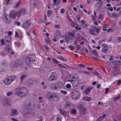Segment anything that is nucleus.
<instances>
[{"label":"nucleus","mask_w":121,"mask_h":121,"mask_svg":"<svg viewBox=\"0 0 121 121\" xmlns=\"http://www.w3.org/2000/svg\"><path fill=\"white\" fill-rule=\"evenodd\" d=\"M26 76V75H23L21 76L20 77L21 79V81H22L23 79L25 78Z\"/></svg>","instance_id":"nucleus-37"},{"label":"nucleus","mask_w":121,"mask_h":121,"mask_svg":"<svg viewBox=\"0 0 121 121\" xmlns=\"http://www.w3.org/2000/svg\"><path fill=\"white\" fill-rule=\"evenodd\" d=\"M4 105L5 106H9L11 105L10 102L8 101V99H6L3 102Z\"/></svg>","instance_id":"nucleus-20"},{"label":"nucleus","mask_w":121,"mask_h":121,"mask_svg":"<svg viewBox=\"0 0 121 121\" xmlns=\"http://www.w3.org/2000/svg\"><path fill=\"white\" fill-rule=\"evenodd\" d=\"M99 19L102 20L104 18L103 15L101 14H100L99 15Z\"/></svg>","instance_id":"nucleus-39"},{"label":"nucleus","mask_w":121,"mask_h":121,"mask_svg":"<svg viewBox=\"0 0 121 121\" xmlns=\"http://www.w3.org/2000/svg\"><path fill=\"white\" fill-rule=\"evenodd\" d=\"M56 36H60V32L59 31H56Z\"/></svg>","instance_id":"nucleus-46"},{"label":"nucleus","mask_w":121,"mask_h":121,"mask_svg":"<svg viewBox=\"0 0 121 121\" xmlns=\"http://www.w3.org/2000/svg\"><path fill=\"white\" fill-rule=\"evenodd\" d=\"M120 98V96L119 95L118 96L115 98L114 99V100L116 101L117 99H119Z\"/></svg>","instance_id":"nucleus-48"},{"label":"nucleus","mask_w":121,"mask_h":121,"mask_svg":"<svg viewBox=\"0 0 121 121\" xmlns=\"http://www.w3.org/2000/svg\"><path fill=\"white\" fill-rule=\"evenodd\" d=\"M80 17L79 16V15H78V16H77L76 17V18L77 19L79 22L80 21Z\"/></svg>","instance_id":"nucleus-51"},{"label":"nucleus","mask_w":121,"mask_h":121,"mask_svg":"<svg viewBox=\"0 0 121 121\" xmlns=\"http://www.w3.org/2000/svg\"><path fill=\"white\" fill-rule=\"evenodd\" d=\"M63 84V83L62 82H56V89L61 88Z\"/></svg>","instance_id":"nucleus-15"},{"label":"nucleus","mask_w":121,"mask_h":121,"mask_svg":"<svg viewBox=\"0 0 121 121\" xmlns=\"http://www.w3.org/2000/svg\"><path fill=\"white\" fill-rule=\"evenodd\" d=\"M17 111L16 109L12 110L11 111V115L13 116H15L17 115Z\"/></svg>","instance_id":"nucleus-24"},{"label":"nucleus","mask_w":121,"mask_h":121,"mask_svg":"<svg viewBox=\"0 0 121 121\" xmlns=\"http://www.w3.org/2000/svg\"><path fill=\"white\" fill-rule=\"evenodd\" d=\"M3 18L4 22L6 23L9 24L11 23L12 19L10 18H8L6 16H3Z\"/></svg>","instance_id":"nucleus-12"},{"label":"nucleus","mask_w":121,"mask_h":121,"mask_svg":"<svg viewBox=\"0 0 121 121\" xmlns=\"http://www.w3.org/2000/svg\"><path fill=\"white\" fill-rule=\"evenodd\" d=\"M57 75L54 72H52L48 80L50 81H52L56 79Z\"/></svg>","instance_id":"nucleus-7"},{"label":"nucleus","mask_w":121,"mask_h":121,"mask_svg":"<svg viewBox=\"0 0 121 121\" xmlns=\"http://www.w3.org/2000/svg\"><path fill=\"white\" fill-rule=\"evenodd\" d=\"M106 64L108 66H111V64L108 61H106Z\"/></svg>","instance_id":"nucleus-52"},{"label":"nucleus","mask_w":121,"mask_h":121,"mask_svg":"<svg viewBox=\"0 0 121 121\" xmlns=\"http://www.w3.org/2000/svg\"><path fill=\"white\" fill-rule=\"evenodd\" d=\"M24 116L25 117H30L31 114V112L29 110V108H27L26 109L24 108Z\"/></svg>","instance_id":"nucleus-6"},{"label":"nucleus","mask_w":121,"mask_h":121,"mask_svg":"<svg viewBox=\"0 0 121 121\" xmlns=\"http://www.w3.org/2000/svg\"><path fill=\"white\" fill-rule=\"evenodd\" d=\"M93 29H94L95 30L96 32L98 34L99 33V31L101 30V29H99L97 27L94 26L93 27Z\"/></svg>","instance_id":"nucleus-26"},{"label":"nucleus","mask_w":121,"mask_h":121,"mask_svg":"<svg viewBox=\"0 0 121 121\" xmlns=\"http://www.w3.org/2000/svg\"><path fill=\"white\" fill-rule=\"evenodd\" d=\"M60 12L62 13H64V12H65V9L63 8L61 9L60 10Z\"/></svg>","instance_id":"nucleus-59"},{"label":"nucleus","mask_w":121,"mask_h":121,"mask_svg":"<svg viewBox=\"0 0 121 121\" xmlns=\"http://www.w3.org/2000/svg\"><path fill=\"white\" fill-rule=\"evenodd\" d=\"M77 35H78L79 36V37H77V39H84V37H82V36L80 35V33H78L77 34Z\"/></svg>","instance_id":"nucleus-30"},{"label":"nucleus","mask_w":121,"mask_h":121,"mask_svg":"<svg viewBox=\"0 0 121 121\" xmlns=\"http://www.w3.org/2000/svg\"><path fill=\"white\" fill-rule=\"evenodd\" d=\"M37 119H39L38 121H43V118L42 117H39L37 118Z\"/></svg>","instance_id":"nucleus-53"},{"label":"nucleus","mask_w":121,"mask_h":121,"mask_svg":"<svg viewBox=\"0 0 121 121\" xmlns=\"http://www.w3.org/2000/svg\"><path fill=\"white\" fill-rule=\"evenodd\" d=\"M43 47L44 48L47 50L48 52L49 50V49L48 47L45 45H44Z\"/></svg>","instance_id":"nucleus-57"},{"label":"nucleus","mask_w":121,"mask_h":121,"mask_svg":"<svg viewBox=\"0 0 121 121\" xmlns=\"http://www.w3.org/2000/svg\"><path fill=\"white\" fill-rule=\"evenodd\" d=\"M117 40L119 42H120L121 41V37L120 36L118 37L117 39Z\"/></svg>","instance_id":"nucleus-61"},{"label":"nucleus","mask_w":121,"mask_h":121,"mask_svg":"<svg viewBox=\"0 0 121 121\" xmlns=\"http://www.w3.org/2000/svg\"><path fill=\"white\" fill-rule=\"evenodd\" d=\"M26 64L28 65L30 64L32 62H33L31 61V60L28 59V57H26Z\"/></svg>","instance_id":"nucleus-25"},{"label":"nucleus","mask_w":121,"mask_h":121,"mask_svg":"<svg viewBox=\"0 0 121 121\" xmlns=\"http://www.w3.org/2000/svg\"><path fill=\"white\" fill-rule=\"evenodd\" d=\"M116 118L118 121L121 119V117L119 115H117Z\"/></svg>","instance_id":"nucleus-54"},{"label":"nucleus","mask_w":121,"mask_h":121,"mask_svg":"<svg viewBox=\"0 0 121 121\" xmlns=\"http://www.w3.org/2000/svg\"><path fill=\"white\" fill-rule=\"evenodd\" d=\"M92 59L96 61H97L99 60V59L98 58L95 57L93 56H92Z\"/></svg>","instance_id":"nucleus-36"},{"label":"nucleus","mask_w":121,"mask_h":121,"mask_svg":"<svg viewBox=\"0 0 121 121\" xmlns=\"http://www.w3.org/2000/svg\"><path fill=\"white\" fill-rule=\"evenodd\" d=\"M50 87L51 89L52 90L56 89V85L54 84H53L50 85Z\"/></svg>","instance_id":"nucleus-27"},{"label":"nucleus","mask_w":121,"mask_h":121,"mask_svg":"<svg viewBox=\"0 0 121 121\" xmlns=\"http://www.w3.org/2000/svg\"><path fill=\"white\" fill-rule=\"evenodd\" d=\"M113 69H115L116 71H118L120 70L119 67L116 66H115L114 67Z\"/></svg>","instance_id":"nucleus-40"},{"label":"nucleus","mask_w":121,"mask_h":121,"mask_svg":"<svg viewBox=\"0 0 121 121\" xmlns=\"http://www.w3.org/2000/svg\"><path fill=\"white\" fill-rule=\"evenodd\" d=\"M26 10L25 8L22 9L20 10L19 12L17 11V17H18L21 15L24 14L26 12Z\"/></svg>","instance_id":"nucleus-13"},{"label":"nucleus","mask_w":121,"mask_h":121,"mask_svg":"<svg viewBox=\"0 0 121 121\" xmlns=\"http://www.w3.org/2000/svg\"><path fill=\"white\" fill-rule=\"evenodd\" d=\"M12 34V32L11 31L9 32L8 33V35L9 36H11Z\"/></svg>","instance_id":"nucleus-63"},{"label":"nucleus","mask_w":121,"mask_h":121,"mask_svg":"<svg viewBox=\"0 0 121 121\" xmlns=\"http://www.w3.org/2000/svg\"><path fill=\"white\" fill-rule=\"evenodd\" d=\"M71 94H73L72 97L73 99H77L80 97V94L77 90H74L72 92Z\"/></svg>","instance_id":"nucleus-4"},{"label":"nucleus","mask_w":121,"mask_h":121,"mask_svg":"<svg viewBox=\"0 0 121 121\" xmlns=\"http://www.w3.org/2000/svg\"><path fill=\"white\" fill-rule=\"evenodd\" d=\"M102 46L103 47L102 51L104 53L107 52L108 50V46L107 44L103 43L102 44Z\"/></svg>","instance_id":"nucleus-10"},{"label":"nucleus","mask_w":121,"mask_h":121,"mask_svg":"<svg viewBox=\"0 0 121 121\" xmlns=\"http://www.w3.org/2000/svg\"><path fill=\"white\" fill-rule=\"evenodd\" d=\"M54 93L48 92L47 94V96L48 97V99H51L52 98Z\"/></svg>","instance_id":"nucleus-21"},{"label":"nucleus","mask_w":121,"mask_h":121,"mask_svg":"<svg viewBox=\"0 0 121 121\" xmlns=\"http://www.w3.org/2000/svg\"><path fill=\"white\" fill-rule=\"evenodd\" d=\"M69 21L72 23H73V22L72 20L70 18L69 16V15H68L67 17Z\"/></svg>","instance_id":"nucleus-47"},{"label":"nucleus","mask_w":121,"mask_h":121,"mask_svg":"<svg viewBox=\"0 0 121 121\" xmlns=\"http://www.w3.org/2000/svg\"><path fill=\"white\" fill-rule=\"evenodd\" d=\"M6 46L4 48V49L5 51L7 52H8L10 53L12 51V50L10 46Z\"/></svg>","instance_id":"nucleus-14"},{"label":"nucleus","mask_w":121,"mask_h":121,"mask_svg":"<svg viewBox=\"0 0 121 121\" xmlns=\"http://www.w3.org/2000/svg\"><path fill=\"white\" fill-rule=\"evenodd\" d=\"M92 54L94 56H98L97 52L95 50H93L92 52Z\"/></svg>","instance_id":"nucleus-31"},{"label":"nucleus","mask_w":121,"mask_h":121,"mask_svg":"<svg viewBox=\"0 0 121 121\" xmlns=\"http://www.w3.org/2000/svg\"><path fill=\"white\" fill-rule=\"evenodd\" d=\"M65 87L68 89H70L71 88V85L69 84H67L66 85Z\"/></svg>","instance_id":"nucleus-42"},{"label":"nucleus","mask_w":121,"mask_h":121,"mask_svg":"<svg viewBox=\"0 0 121 121\" xmlns=\"http://www.w3.org/2000/svg\"><path fill=\"white\" fill-rule=\"evenodd\" d=\"M103 2L101 0H99L97 2V4H102Z\"/></svg>","instance_id":"nucleus-45"},{"label":"nucleus","mask_w":121,"mask_h":121,"mask_svg":"<svg viewBox=\"0 0 121 121\" xmlns=\"http://www.w3.org/2000/svg\"><path fill=\"white\" fill-rule=\"evenodd\" d=\"M106 41V39H102L101 40H99L98 42L99 44H101L102 42H105Z\"/></svg>","instance_id":"nucleus-34"},{"label":"nucleus","mask_w":121,"mask_h":121,"mask_svg":"<svg viewBox=\"0 0 121 121\" xmlns=\"http://www.w3.org/2000/svg\"><path fill=\"white\" fill-rule=\"evenodd\" d=\"M112 14V17H116L117 16V14L116 13H113Z\"/></svg>","instance_id":"nucleus-41"},{"label":"nucleus","mask_w":121,"mask_h":121,"mask_svg":"<svg viewBox=\"0 0 121 121\" xmlns=\"http://www.w3.org/2000/svg\"><path fill=\"white\" fill-rule=\"evenodd\" d=\"M69 34L70 35H71L72 36V37H74V38H76L74 37L75 35L73 34L72 33H69Z\"/></svg>","instance_id":"nucleus-64"},{"label":"nucleus","mask_w":121,"mask_h":121,"mask_svg":"<svg viewBox=\"0 0 121 121\" xmlns=\"http://www.w3.org/2000/svg\"><path fill=\"white\" fill-rule=\"evenodd\" d=\"M93 87H90L86 88L85 90L84 93L87 95L90 92L91 90L93 88Z\"/></svg>","instance_id":"nucleus-18"},{"label":"nucleus","mask_w":121,"mask_h":121,"mask_svg":"<svg viewBox=\"0 0 121 121\" xmlns=\"http://www.w3.org/2000/svg\"><path fill=\"white\" fill-rule=\"evenodd\" d=\"M12 92L11 91H10V92H8L7 93V95L8 96H10L12 94Z\"/></svg>","instance_id":"nucleus-56"},{"label":"nucleus","mask_w":121,"mask_h":121,"mask_svg":"<svg viewBox=\"0 0 121 121\" xmlns=\"http://www.w3.org/2000/svg\"><path fill=\"white\" fill-rule=\"evenodd\" d=\"M17 12L13 10H12L9 13L10 17L13 18L15 19L16 18V16L17 17Z\"/></svg>","instance_id":"nucleus-9"},{"label":"nucleus","mask_w":121,"mask_h":121,"mask_svg":"<svg viewBox=\"0 0 121 121\" xmlns=\"http://www.w3.org/2000/svg\"><path fill=\"white\" fill-rule=\"evenodd\" d=\"M21 2L20 1L16 4L14 5V8H17L20 4Z\"/></svg>","instance_id":"nucleus-38"},{"label":"nucleus","mask_w":121,"mask_h":121,"mask_svg":"<svg viewBox=\"0 0 121 121\" xmlns=\"http://www.w3.org/2000/svg\"><path fill=\"white\" fill-rule=\"evenodd\" d=\"M52 13V11L51 10H49L48 11V15L47 16L48 17H49L50 15H51Z\"/></svg>","instance_id":"nucleus-32"},{"label":"nucleus","mask_w":121,"mask_h":121,"mask_svg":"<svg viewBox=\"0 0 121 121\" xmlns=\"http://www.w3.org/2000/svg\"><path fill=\"white\" fill-rule=\"evenodd\" d=\"M3 29L2 27H0V35H2L3 33Z\"/></svg>","instance_id":"nucleus-49"},{"label":"nucleus","mask_w":121,"mask_h":121,"mask_svg":"<svg viewBox=\"0 0 121 121\" xmlns=\"http://www.w3.org/2000/svg\"><path fill=\"white\" fill-rule=\"evenodd\" d=\"M52 60L56 64L59 63L60 62L57 60L55 58H53L52 59Z\"/></svg>","instance_id":"nucleus-33"},{"label":"nucleus","mask_w":121,"mask_h":121,"mask_svg":"<svg viewBox=\"0 0 121 121\" xmlns=\"http://www.w3.org/2000/svg\"><path fill=\"white\" fill-rule=\"evenodd\" d=\"M60 113L62 114L63 116L65 117L66 116L67 114L66 111L62 109L59 110Z\"/></svg>","instance_id":"nucleus-22"},{"label":"nucleus","mask_w":121,"mask_h":121,"mask_svg":"<svg viewBox=\"0 0 121 121\" xmlns=\"http://www.w3.org/2000/svg\"><path fill=\"white\" fill-rule=\"evenodd\" d=\"M31 24L30 21L29 19L28 20L23 24L22 27L25 29H27L30 26Z\"/></svg>","instance_id":"nucleus-5"},{"label":"nucleus","mask_w":121,"mask_h":121,"mask_svg":"<svg viewBox=\"0 0 121 121\" xmlns=\"http://www.w3.org/2000/svg\"><path fill=\"white\" fill-rule=\"evenodd\" d=\"M16 78L17 77L15 75H10L4 80V83L6 85H9L12 82L14 81Z\"/></svg>","instance_id":"nucleus-3"},{"label":"nucleus","mask_w":121,"mask_h":121,"mask_svg":"<svg viewBox=\"0 0 121 121\" xmlns=\"http://www.w3.org/2000/svg\"><path fill=\"white\" fill-rule=\"evenodd\" d=\"M78 66L80 68H83L85 67V65L82 64H80L78 65Z\"/></svg>","instance_id":"nucleus-43"},{"label":"nucleus","mask_w":121,"mask_h":121,"mask_svg":"<svg viewBox=\"0 0 121 121\" xmlns=\"http://www.w3.org/2000/svg\"><path fill=\"white\" fill-rule=\"evenodd\" d=\"M68 48H69L71 50H74L75 48V47L71 45L69 46L68 47Z\"/></svg>","instance_id":"nucleus-35"},{"label":"nucleus","mask_w":121,"mask_h":121,"mask_svg":"<svg viewBox=\"0 0 121 121\" xmlns=\"http://www.w3.org/2000/svg\"><path fill=\"white\" fill-rule=\"evenodd\" d=\"M70 113L73 114L75 115L76 113V110L75 109H72L70 110Z\"/></svg>","instance_id":"nucleus-29"},{"label":"nucleus","mask_w":121,"mask_h":121,"mask_svg":"<svg viewBox=\"0 0 121 121\" xmlns=\"http://www.w3.org/2000/svg\"><path fill=\"white\" fill-rule=\"evenodd\" d=\"M94 29H91L89 30V31L91 34L92 35H97V34L95 33V30H94Z\"/></svg>","instance_id":"nucleus-28"},{"label":"nucleus","mask_w":121,"mask_h":121,"mask_svg":"<svg viewBox=\"0 0 121 121\" xmlns=\"http://www.w3.org/2000/svg\"><path fill=\"white\" fill-rule=\"evenodd\" d=\"M106 115L105 114H104L103 115H102L99 117H101V119L102 120V119H104L106 116Z\"/></svg>","instance_id":"nucleus-44"},{"label":"nucleus","mask_w":121,"mask_h":121,"mask_svg":"<svg viewBox=\"0 0 121 121\" xmlns=\"http://www.w3.org/2000/svg\"><path fill=\"white\" fill-rule=\"evenodd\" d=\"M86 109L83 105H82L79 108V111L80 113L83 115H85L86 113Z\"/></svg>","instance_id":"nucleus-11"},{"label":"nucleus","mask_w":121,"mask_h":121,"mask_svg":"<svg viewBox=\"0 0 121 121\" xmlns=\"http://www.w3.org/2000/svg\"><path fill=\"white\" fill-rule=\"evenodd\" d=\"M60 92L61 93H63L65 95H66L67 93V91L63 90L61 91Z\"/></svg>","instance_id":"nucleus-50"},{"label":"nucleus","mask_w":121,"mask_h":121,"mask_svg":"<svg viewBox=\"0 0 121 121\" xmlns=\"http://www.w3.org/2000/svg\"><path fill=\"white\" fill-rule=\"evenodd\" d=\"M6 46H10V44L11 37L10 36H6L4 39Z\"/></svg>","instance_id":"nucleus-8"},{"label":"nucleus","mask_w":121,"mask_h":121,"mask_svg":"<svg viewBox=\"0 0 121 121\" xmlns=\"http://www.w3.org/2000/svg\"><path fill=\"white\" fill-rule=\"evenodd\" d=\"M69 78L72 80H69L68 81L70 82L73 86H76L79 82L78 75L76 74H71L69 75Z\"/></svg>","instance_id":"nucleus-2"},{"label":"nucleus","mask_w":121,"mask_h":121,"mask_svg":"<svg viewBox=\"0 0 121 121\" xmlns=\"http://www.w3.org/2000/svg\"><path fill=\"white\" fill-rule=\"evenodd\" d=\"M60 60L63 61H67V60L66 59L64 58L62 56V57Z\"/></svg>","instance_id":"nucleus-55"},{"label":"nucleus","mask_w":121,"mask_h":121,"mask_svg":"<svg viewBox=\"0 0 121 121\" xmlns=\"http://www.w3.org/2000/svg\"><path fill=\"white\" fill-rule=\"evenodd\" d=\"M83 99L87 101H91L92 99L91 97L87 96H84Z\"/></svg>","instance_id":"nucleus-23"},{"label":"nucleus","mask_w":121,"mask_h":121,"mask_svg":"<svg viewBox=\"0 0 121 121\" xmlns=\"http://www.w3.org/2000/svg\"><path fill=\"white\" fill-rule=\"evenodd\" d=\"M27 57H28V59H29L31 61L33 62H33H34L35 60H34V59L35 58V56L33 54H31L28 56Z\"/></svg>","instance_id":"nucleus-16"},{"label":"nucleus","mask_w":121,"mask_h":121,"mask_svg":"<svg viewBox=\"0 0 121 121\" xmlns=\"http://www.w3.org/2000/svg\"><path fill=\"white\" fill-rule=\"evenodd\" d=\"M94 69L93 67H91V68H89V67H87V70H91L93 69Z\"/></svg>","instance_id":"nucleus-60"},{"label":"nucleus","mask_w":121,"mask_h":121,"mask_svg":"<svg viewBox=\"0 0 121 121\" xmlns=\"http://www.w3.org/2000/svg\"><path fill=\"white\" fill-rule=\"evenodd\" d=\"M112 64L115 65H121V61L117 60L113 61L112 62Z\"/></svg>","instance_id":"nucleus-19"},{"label":"nucleus","mask_w":121,"mask_h":121,"mask_svg":"<svg viewBox=\"0 0 121 121\" xmlns=\"http://www.w3.org/2000/svg\"><path fill=\"white\" fill-rule=\"evenodd\" d=\"M52 98H53V100L55 101H57L59 99V97L58 95L54 93Z\"/></svg>","instance_id":"nucleus-17"},{"label":"nucleus","mask_w":121,"mask_h":121,"mask_svg":"<svg viewBox=\"0 0 121 121\" xmlns=\"http://www.w3.org/2000/svg\"><path fill=\"white\" fill-rule=\"evenodd\" d=\"M80 47L79 45H77L76 46V48L78 50H79L80 48Z\"/></svg>","instance_id":"nucleus-58"},{"label":"nucleus","mask_w":121,"mask_h":121,"mask_svg":"<svg viewBox=\"0 0 121 121\" xmlns=\"http://www.w3.org/2000/svg\"><path fill=\"white\" fill-rule=\"evenodd\" d=\"M28 92V91L25 87H21L17 88L15 92V94L21 97H23L26 95Z\"/></svg>","instance_id":"nucleus-1"},{"label":"nucleus","mask_w":121,"mask_h":121,"mask_svg":"<svg viewBox=\"0 0 121 121\" xmlns=\"http://www.w3.org/2000/svg\"><path fill=\"white\" fill-rule=\"evenodd\" d=\"M1 42L2 43V44L4 45V40L3 39H2L1 40Z\"/></svg>","instance_id":"nucleus-62"}]
</instances>
